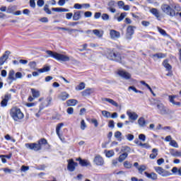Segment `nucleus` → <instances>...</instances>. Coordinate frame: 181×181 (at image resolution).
<instances>
[{
	"instance_id": "e2e57ef3",
	"label": "nucleus",
	"mask_w": 181,
	"mask_h": 181,
	"mask_svg": "<svg viewBox=\"0 0 181 181\" xmlns=\"http://www.w3.org/2000/svg\"><path fill=\"white\" fill-rule=\"evenodd\" d=\"M37 6L42 7L45 5V1L43 0H38L37 2Z\"/></svg>"
},
{
	"instance_id": "c03bdc74",
	"label": "nucleus",
	"mask_w": 181,
	"mask_h": 181,
	"mask_svg": "<svg viewBox=\"0 0 181 181\" xmlns=\"http://www.w3.org/2000/svg\"><path fill=\"white\" fill-rule=\"evenodd\" d=\"M137 170H139V173H142V172L146 170V166L141 165L139 167H137Z\"/></svg>"
},
{
	"instance_id": "ea45409f",
	"label": "nucleus",
	"mask_w": 181,
	"mask_h": 181,
	"mask_svg": "<svg viewBox=\"0 0 181 181\" xmlns=\"http://www.w3.org/2000/svg\"><path fill=\"white\" fill-rule=\"evenodd\" d=\"M124 167L126 169H131L132 168V163H131L129 161L127 160L124 162Z\"/></svg>"
},
{
	"instance_id": "393cba45",
	"label": "nucleus",
	"mask_w": 181,
	"mask_h": 181,
	"mask_svg": "<svg viewBox=\"0 0 181 181\" xmlns=\"http://www.w3.org/2000/svg\"><path fill=\"white\" fill-rule=\"evenodd\" d=\"M169 151H170V155H172V156H175V157L181 156L180 151H177L173 148H170Z\"/></svg>"
},
{
	"instance_id": "b1692460",
	"label": "nucleus",
	"mask_w": 181,
	"mask_h": 181,
	"mask_svg": "<svg viewBox=\"0 0 181 181\" xmlns=\"http://www.w3.org/2000/svg\"><path fill=\"white\" fill-rule=\"evenodd\" d=\"M31 93L33 98H39L40 97V92L35 88H31Z\"/></svg>"
},
{
	"instance_id": "052dcab7",
	"label": "nucleus",
	"mask_w": 181,
	"mask_h": 181,
	"mask_svg": "<svg viewBox=\"0 0 181 181\" xmlns=\"http://www.w3.org/2000/svg\"><path fill=\"white\" fill-rule=\"evenodd\" d=\"M66 2H69V0H59L58 5L59 6H64L66 4Z\"/></svg>"
},
{
	"instance_id": "20e7f679",
	"label": "nucleus",
	"mask_w": 181,
	"mask_h": 181,
	"mask_svg": "<svg viewBox=\"0 0 181 181\" xmlns=\"http://www.w3.org/2000/svg\"><path fill=\"white\" fill-rule=\"evenodd\" d=\"M107 57L110 60H115V62H121V55L114 50L107 49Z\"/></svg>"
},
{
	"instance_id": "6e6552de",
	"label": "nucleus",
	"mask_w": 181,
	"mask_h": 181,
	"mask_svg": "<svg viewBox=\"0 0 181 181\" xmlns=\"http://www.w3.org/2000/svg\"><path fill=\"white\" fill-rule=\"evenodd\" d=\"M68 162V165H67V169L69 170V172H74L76 170V167L78 166V163L74 162V160L73 159H69L67 160Z\"/></svg>"
},
{
	"instance_id": "f257e3e1",
	"label": "nucleus",
	"mask_w": 181,
	"mask_h": 181,
	"mask_svg": "<svg viewBox=\"0 0 181 181\" xmlns=\"http://www.w3.org/2000/svg\"><path fill=\"white\" fill-rule=\"evenodd\" d=\"M43 145H47V140H46V139H41L40 140H39L38 144L28 143L25 144L27 149H31V151H40Z\"/></svg>"
},
{
	"instance_id": "423d86ee",
	"label": "nucleus",
	"mask_w": 181,
	"mask_h": 181,
	"mask_svg": "<svg viewBox=\"0 0 181 181\" xmlns=\"http://www.w3.org/2000/svg\"><path fill=\"white\" fill-rule=\"evenodd\" d=\"M156 108L157 112H158L160 115H168V114H169V110L162 103H157Z\"/></svg>"
},
{
	"instance_id": "3c124183",
	"label": "nucleus",
	"mask_w": 181,
	"mask_h": 181,
	"mask_svg": "<svg viewBox=\"0 0 181 181\" xmlns=\"http://www.w3.org/2000/svg\"><path fill=\"white\" fill-rule=\"evenodd\" d=\"M103 21H108L110 19V16L107 13H103L101 16Z\"/></svg>"
},
{
	"instance_id": "1a4fd4ad",
	"label": "nucleus",
	"mask_w": 181,
	"mask_h": 181,
	"mask_svg": "<svg viewBox=\"0 0 181 181\" xmlns=\"http://www.w3.org/2000/svg\"><path fill=\"white\" fill-rule=\"evenodd\" d=\"M135 27L132 25H129L127 28V33H126V39L131 40L132 39V35L134 33Z\"/></svg>"
},
{
	"instance_id": "2f4dec72",
	"label": "nucleus",
	"mask_w": 181,
	"mask_h": 181,
	"mask_svg": "<svg viewBox=\"0 0 181 181\" xmlns=\"http://www.w3.org/2000/svg\"><path fill=\"white\" fill-rule=\"evenodd\" d=\"M93 33H94V35H95V36L98 37H101L103 35H104V32L100 31V30H93Z\"/></svg>"
},
{
	"instance_id": "f03ea898",
	"label": "nucleus",
	"mask_w": 181,
	"mask_h": 181,
	"mask_svg": "<svg viewBox=\"0 0 181 181\" xmlns=\"http://www.w3.org/2000/svg\"><path fill=\"white\" fill-rule=\"evenodd\" d=\"M47 56L46 57H53L56 60H58L59 62H70V57L63 54H59L57 52H54L50 50L46 51Z\"/></svg>"
},
{
	"instance_id": "7c9ffc66",
	"label": "nucleus",
	"mask_w": 181,
	"mask_h": 181,
	"mask_svg": "<svg viewBox=\"0 0 181 181\" xmlns=\"http://www.w3.org/2000/svg\"><path fill=\"white\" fill-rule=\"evenodd\" d=\"M84 88H86V83H84V82H81L75 88V90H76V91H80L81 90H84Z\"/></svg>"
},
{
	"instance_id": "a878e982",
	"label": "nucleus",
	"mask_w": 181,
	"mask_h": 181,
	"mask_svg": "<svg viewBox=\"0 0 181 181\" xmlns=\"http://www.w3.org/2000/svg\"><path fill=\"white\" fill-rule=\"evenodd\" d=\"M158 152H159L158 148H153L152 149V153L150 154V158L151 159H156V156H158Z\"/></svg>"
},
{
	"instance_id": "0eeeda50",
	"label": "nucleus",
	"mask_w": 181,
	"mask_h": 181,
	"mask_svg": "<svg viewBox=\"0 0 181 181\" xmlns=\"http://www.w3.org/2000/svg\"><path fill=\"white\" fill-rule=\"evenodd\" d=\"M154 169L158 175H160V176H163V177H166L172 175L170 172L163 169L162 167H155Z\"/></svg>"
},
{
	"instance_id": "e433bc0d",
	"label": "nucleus",
	"mask_w": 181,
	"mask_h": 181,
	"mask_svg": "<svg viewBox=\"0 0 181 181\" xmlns=\"http://www.w3.org/2000/svg\"><path fill=\"white\" fill-rule=\"evenodd\" d=\"M64 125V124L63 123H59L57 124V127H56V132H57V135L60 136V130L62 129V127H63Z\"/></svg>"
},
{
	"instance_id": "a19ab883",
	"label": "nucleus",
	"mask_w": 181,
	"mask_h": 181,
	"mask_svg": "<svg viewBox=\"0 0 181 181\" xmlns=\"http://www.w3.org/2000/svg\"><path fill=\"white\" fill-rule=\"evenodd\" d=\"M126 16H127V13H122L120 14V16L117 18V21L122 22V21H124V19H125Z\"/></svg>"
},
{
	"instance_id": "c756f323",
	"label": "nucleus",
	"mask_w": 181,
	"mask_h": 181,
	"mask_svg": "<svg viewBox=\"0 0 181 181\" xmlns=\"http://www.w3.org/2000/svg\"><path fill=\"white\" fill-rule=\"evenodd\" d=\"M16 10V6H9L7 8V13H14L15 11Z\"/></svg>"
},
{
	"instance_id": "4be33fe9",
	"label": "nucleus",
	"mask_w": 181,
	"mask_h": 181,
	"mask_svg": "<svg viewBox=\"0 0 181 181\" xmlns=\"http://www.w3.org/2000/svg\"><path fill=\"white\" fill-rule=\"evenodd\" d=\"M78 103V101L76 99H71L66 101V105L68 107H74L75 105H77Z\"/></svg>"
},
{
	"instance_id": "a211bd4d",
	"label": "nucleus",
	"mask_w": 181,
	"mask_h": 181,
	"mask_svg": "<svg viewBox=\"0 0 181 181\" xmlns=\"http://www.w3.org/2000/svg\"><path fill=\"white\" fill-rule=\"evenodd\" d=\"M137 122L141 128H145L146 127V120H145V117H139Z\"/></svg>"
},
{
	"instance_id": "4d7b16f0",
	"label": "nucleus",
	"mask_w": 181,
	"mask_h": 181,
	"mask_svg": "<svg viewBox=\"0 0 181 181\" xmlns=\"http://www.w3.org/2000/svg\"><path fill=\"white\" fill-rule=\"evenodd\" d=\"M16 80H18V78H22L23 77V75L22 74V72H16L15 74Z\"/></svg>"
},
{
	"instance_id": "39448f33",
	"label": "nucleus",
	"mask_w": 181,
	"mask_h": 181,
	"mask_svg": "<svg viewBox=\"0 0 181 181\" xmlns=\"http://www.w3.org/2000/svg\"><path fill=\"white\" fill-rule=\"evenodd\" d=\"M161 10L164 13H166V15H169V16H176V12L169 6V4H163L161 6Z\"/></svg>"
},
{
	"instance_id": "774afa93",
	"label": "nucleus",
	"mask_w": 181,
	"mask_h": 181,
	"mask_svg": "<svg viewBox=\"0 0 181 181\" xmlns=\"http://www.w3.org/2000/svg\"><path fill=\"white\" fill-rule=\"evenodd\" d=\"M141 25L143 26L147 27V26H149V25H151V23H149V21H141Z\"/></svg>"
},
{
	"instance_id": "603ef678",
	"label": "nucleus",
	"mask_w": 181,
	"mask_h": 181,
	"mask_svg": "<svg viewBox=\"0 0 181 181\" xmlns=\"http://www.w3.org/2000/svg\"><path fill=\"white\" fill-rule=\"evenodd\" d=\"M158 30L160 33V35H163V36H167L168 34L166 33V31H165V30L158 27Z\"/></svg>"
},
{
	"instance_id": "5fc2aeb1",
	"label": "nucleus",
	"mask_w": 181,
	"mask_h": 181,
	"mask_svg": "<svg viewBox=\"0 0 181 181\" xmlns=\"http://www.w3.org/2000/svg\"><path fill=\"white\" fill-rule=\"evenodd\" d=\"M28 66L30 67V69H33V70L36 69V63L35 62H29Z\"/></svg>"
},
{
	"instance_id": "37998d69",
	"label": "nucleus",
	"mask_w": 181,
	"mask_h": 181,
	"mask_svg": "<svg viewBox=\"0 0 181 181\" xmlns=\"http://www.w3.org/2000/svg\"><path fill=\"white\" fill-rule=\"evenodd\" d=\"M141 84H142V86H144L145 87H146L148 88V90H149L150 93H152V88H151V86H149V85L146 83H145L144 81H140Z\"/></svg>"
},
{
	"instance_id": "864d4df0",
	"label": "nucleus",
	"mask_w": 181,
	"mask_h": 181,
	"mask_svg": "<svg viewBox=\"0 0 181 181\" xmlns=\"http://www.w3.org/2000/svg\"><path fill=\"white\" fill-rule=\"evenodd\" d=\"M155 57H158V59H163L166 57V54H163V53H158L154 55Z\"/></svg>"
},
{
	"instance_id": "bb28decb",
	"label": "nucleus",
	"mask_w": 181,
	"mask_h": 181,
	"mask_svg": "<svg viewBox=\"0 0 181 181\" xmlns=\"http://www.w3.org/2000/svg\"><path fill=\"white\" fill-rule=\"evenodd\" d=\"M115 138H116L117 141L121 142V141H122V133H121V132L119 131L115 132Z\"/></svg>"
},
{
	"instance_id": "f704fd0d",
	"label": "nucleus",
	"mask_w": 181,
	"mask_h": 181,
	"mask_svg": "<svg viewBox=\"0 0 181 181\" xmlns=\"http://www.w3.org/2000/svg\"><path fill=\"white\" fill-rule=\"evenodd\" d=\"M79 164L81 166H91V163H90L87 160H80Z\"/></svg>"
},
{
	"instance_id": "f3484780",
	"label": "nucleus",
	"mask_w": 181,
	"mask_h": 181,
	"mask_svg": "<svg viewBox=\"0 0 181 181\" xmlns=\"http://www.w3.org/2000/svg\"><path fill=\"white\" fill-rule=\"evenodd\" d=\"M127 114L129 118V119H132V121H136L138 119V114H136V112H131L129 110H128L127 112Z\"/></svg>"
},
{
	"instance_id": "72a5a7b5",
	"label": "nucleus",
	"mask_w": 181,
	"mask_h": 181,
	"mask_svg": "<svg viewBox=\"0 0 181 181\" xmlns=\"http://www.w3.org/2000/svg\"><path fill=\"white\" fill-rule=\"evenodd\" d=\"M93 93V89H86L82 92V95L83 97H87V95H90Z\"/></svg>"
},
{
	"instance_id": "680f3d73",
	"label": "nucleus",
	"mask_w": 181,
	"mask_h": 181,
	"mask_svg": "<svg viewBox=\"0 0 181 181\" xmlns=\"http://www.w3.org/2000/svg\"><path fill=\"white\" fill-rule=\"evenodd\" d=\"M66 112L67 114H69V115H73L74 112V109L73 107H69L66 110Z\"/></svg>"
},
{
	"instance_id": "7ed1b4c3",
	"label": "nucleus",
	"mask_w": 181,
	"mask_h": 181,
	"mask_svg": "<svg viewBox=\"0 0 181 181\" xmlns=\"http://www.w3.org/2000/svg\"><path fill=\"white\" fill-rule=\"evenodd\" d=\"M10 115L14 121H21V119H23L25 117L21 109L16 107L11 109Z\"/></svg>"
},
{
	"instance_id": "de8ad7c7",
	"label": "nucleus",
	"mask_w": 181,
	"mask_h": 181,
	"mask_svg": "<svg viewBox=\"0 0 181 181\" xmlns=\"http://www.w3.org/2000/svg\"><path fill=\"white\" fill-rule=\"evenodd\" d=\"M44 11L45 12H46V13H47L48 15H52V11H50V9H49V5L46 4L44 6Z\"/></svg>"
},
{
	"instance_id": "9d476101",
	"label": "nucleus",
	"mask_w": 181,
	"mask_h": 181,
	"mask_svg": "<svg viewBox=\"0 0 181 181\" xmlns=\"http://www.w3.org/2000/svg\"><path fill=\"white\" fill-rule=\"evenodd\" d=\"M110 36L112 40H117L121 37V33L115 30H110Z\"/></svg>"
},
{
	"instance_id": "13d9d810",
	"label": "nucleus",
	"mask_w": 181,
	"mask_h": 181,
	"mask_svg": "<svg viewBox=\"0 0 181 181\" xmlns=\"http://www.w3.org/2000/svg\"><path fill=\"white\" fill-rule=\"evenodd\" d=\"M125 5V3H124L122 1H119L117 2V6L119 8V9H122Z\"/></svg>"
},
{
	"instance_id": "79ce46f5",
	"label": "nucleus",
	"mask_w": 181,
	"mask_h": 181,
	"mask_svg": "<svg viewBox=\"0 0 181 181\" xmlns=\"http://www.w3.org/2000/svg\"><path fill=\"white\" fill-rule=\"evenodd\" d=\"M102 115H103V117H105V118H110V117H111V112L107 110H103L102 111Z\"/></svg>"
},
{
	"instance_id": "c9c22d12",
	"label": "nucleus",
	"mask_w": 181,
	"mask_h": 181,
	"mask_svg": "<svg viewBox=\"0 0 181 181\" xmlns=\"http://www.w3.org/2000/svg\"><path fill=\"white\" fill-rule=\"evenodd\" d=\"M52 11H54V12H69V9L63 8H52Z\"/></svg>"
},
{
	"instance_id": "4468645a",
	"label": "nucleus",
	"mask_w": 181,
	"mask_h": 181,
	"mask_svg": "<svg viewBox=\"0 0 181 181\" xmlns=\"http://www.w3.org/2000/svg\"><path fill=\"white\" fill-rule=\"evenodd\" d=\"M9 54H11L10 51H6L5 53L0 57V66H4L5 62L7 59H9Z\"/></svg>"
},
{
	"instance_id": "aec40b11",
	"label": "nucleus",
	"mask_w": 181,
	"mask_h": 181,
	"mask_svg": "<svg viewBox=\"0 0 181 181\" xmlns=\"http://www.w3.org/2000/svg\"><path fill=\"white\" fill-rule=\"evenodd\" d=\"M102 101H106L107 103H109V104H111L112 105H114V107H118L119 105L117 102H115L114 100L107 98H102Z\"/></svg>"
},
{
	"instance_id": "2eb2a0df",
	"label": "nucleus",
	"mask_w": 181,
	"mask_h": 181,
	"mask_svg": "<svg viewBox=\"0 0 181 181\" xmlns=\"http://www.w3.org/2000/svg\"><path fill=\"white\" fill-rule=\"evenodd\" d=\"M7 78L8 80L11 81L9 84H12V82L16 81V78L15 76V71L13 69L9 71Z\"/></svg>"
},
{
	"instance_id": "49530a36",
	"label": "nucleus",
	"mask_w": 181,
	"mask_h": 181,
	"mask_svg": "<svg viewBox=\"0 0 181 181\" xmlns=\"http://www.w3.org/2000/svg\"><path fill=\"white\" fill-rule=\"evenodd\" d=\"M170 146H173V148H179V144H177V142H176V141H175V140H172L170 142Z\"/></svg>"
},
{
	"instance_id": "5701e85b",
	"label": "nucleus",
	"mask_w": 181,
	"mask_h": 181,
	"mask_svg": "<svg viewBox=\"0 0 181 181\" xmlns=\"http://www.w3.org/2000/svg\"><path fill=\"white\" fill-rule=\"evenodd\" d=\"M145 175L146 177H148V179H151L152 180H156L158 179V175L155 173H148L147 172H145Z\"/></svg>"
},
{
	"instance_id": "f8f14e48",
	"label": "nucleus",
	"mask_w": 181,
	"mask_h": 181,
	"mask_svg": "<svg viewBox=\"0 0 181 181\" xmlns=\"http://www.w3.org/2000/svg\"><path fill=\"white\" fill-rule=\"evenodd\" d=\"M107 11H110L112 13H115L117 12V9H115V1H110L107 4Z\"/></svg>"
},
{
	"instance_id": "dca6fc26",
	"label": "nucleus",
	"mask_w": 181,
	"mask_h": 181,
	"mask_svg": "<svg viewBox=\"0 0 181 181\" xmlns=\"http://www.w3.org/2000/svg\"><path fill=\"white\" fill-rule=\"evenodd\" d=\"M176 97H177L176 95H169L168 100H169L170 103H171V104H173V105H177V107H180V105H181L180 102L175 101V98H176Z\"/></svg>"
},
{
	"instance_id": "6e6d98bb",
	"label": "nucleus",
	"mask_w": 181,
	"mask_h": 181,
	"mask_svg": "<svg viewBox=\"0 0 181 181\" xmlns=\"http://www.w3.org/2000/svg\"><path fill=\"white\" fill-rule=\"evenodd\" d=\"M126 138L127 141H134V134H128L126 135Z\"/></svg>"
},
{
	"instance_id": "ddd939ff",
	"label": "nucleus",
	"mask_w": 181,
	"mask_h": 181,
	"mask_svg": "<svg viewBox=\"0 0 181 181\" xmlns=\"http://www.w3.org/2000/svg\"><path fill=\"white\" fill-rule=\"evenodd\" d=\"M117 74H119L120 77H122V78H124L125 80L131 79V74L125 71L119 70L118 71Z\"/></svg>"
},
{
	"instance_id": "9b49d317",
	"label": "nucleus",
	"mask_w": 181,
	"mask_h": 181,
	"mask_svg": "<svg viewBox=\"0 0 181 181\" xmlns=\"http://www.w3.org/2000/svg\"><path fill=\"white\" fill-rule=\"evenodd\" d=\"M93 162L97 166H103L104 165V159L100 155L95 157Z\"/></svg>"
},
{
	"instance_id": "09e8293b",
	"label": "nucleus",
	"mask_w": 181,
	"mask_h": 181,
	"mask_svg": "<svg viewBox=\"0 0 181 181\" xmlns=\"http://www.w3.org/2000/svg\"><path fill=\"white\" fill-rule=\"evenodd\" d=\"M46 101L47 103L46 107H49V105H52V101H53V98L51 96H49L48 98H47Z\"/></svg>"
},
{
	"instance_id": "58836bf2",
	"label": "nucleus",
	"mask_w": 181,
	"mask_h": 181,
	"mask_svg": "<svg viewBox=\"0 0 181 181\" xmlns=\"http://www.w3.org/2000/svg\"><path fill=\"white\" fill-rule=\"evenodd\" d=\"M58 29H60L61 30H66V32H69V33H71V32H78V30L66 28H62V27L58 28Z\"/></svg>"
},
{
	"instance_id": "412c9836",
	"label": "nucleus",
	"mask_w": 181,
	"mask_h": 181,
	"mask_svg": "<svg viewBox=\"0 0 181 181\" xmlns=\"http://www.w3.org/2000/svg\"><path fill=\"white\" fill-rule=\"evenodd\" d=\"M81 13H83L81 11H75L73 16V20L80 21V19H81Z\"/></svg>"
},
{
	"instance_id": "bf43d9fd",
	"label": "nucleus",
	"mask_w": 181,
	"mask_h": 181,
	"mask_svg": "<svg viewBox=\"0 0 181 181\" xmlns=\"http://www.w3.org/2000/svg\"><path fill=\"white\" fill-rule=\"evenodd\" d=\"M139 139H140V141H142L143 142H145V141H146V136H145V134H139Z\"/></svg>"
},
{
	"instance_id": "4c0bfd02",
	"label": "nucleus",
	"mask_w": 181,
	"mask_h": 181,
	"mask_svg": "<svg viewBox=\"0 0 181 181\" xmlns=\"http://www.w3.org/2000/svg\"><path fill=\"white\" fill-rule=\"evenodd\" d=\"M39 73H47L50 71V66H44L43 68L38 69Z\"/></svg>"
},
{
	"instance_id": "0e129e2a",
	"label": "nucleus",
	"mask_w": 181,
	"mask_h": 181,
	"mask_svg": "<svg viewBox=\"0 0 181 181\" xmlns=\"http://www.w3.org/2000/svg\"><path fill=\"white\" fill-rule=\"evenodd\" d=\"M30 6L31 8H36V3L35 2V0H30Z\"/></svg>"
},
{
	"instance_id": "69168bd1",
	"label": "nucleus",
	"mask_w": 181,
	"mask_h": 181,
	"mask_svg": "<svg viewBox=\"0 0 181 181\" xmlns=\"http://www.w3.org/2000/svg\"><path fill=\"white\" fill-rule=\"evenodd\" d=\"M74 8L75 9H81L83 8V4H75L74 6Z\"/></svg>"
},
{
	"instance_id": "338daca9",
	"label": "nucleus",
	"mask_w": 181,
	"mask_h": 181,
	"mask_svg": "<svg viewBox=\"0 0 181 181\" xmlns=\"http://www.w3.org/2000/svg\"><path fill=\"white\" fill-rule=\"evenodd\" d=\"M1 105L2 107H6V105H8V101L6 100L3 99L1 102Z\"/></svg>"
},
{
	"instance_id": "473e14b6",
	"label": "nucleus",
	"mask_w": 181,
	"mask_h": 181,
	"mask_svg": "<svg viewBox=\"0 0 181 181\" xmlns=\"http://www.w3.org/2000/svg\"><path fill=\"white\" fill-rule=\"evenodd\" d=\"M163 66H164V67H165L166 70H168V71H170L172 70V66L169 64V63L168 62V60H165L163 62Z\"/></svg>"
},
{
	"instance_id": "6ab92c4d",
	"label": "nucleus",
	"mask_w": 181,
	"mask_h": 181,
	"mask_svg": "<svg viewBox=\"0 0 181 181\" xmlns=\"http://www.w3.org/2000/svg\"><path fill=\"white\" fill-rule=\"evenodd\" d=\"M69 97H70V95L67 93V92H62L59 95L58 98H59V100H62V101H66V100H67Z\"/></svg>"
},
{
	"instance_id": "c85d7f7f",
	"label": "nucleus",
	"mask_w": 181,
	"mask_h": 181,
	"mask_svg": "<svg viewBox=\"0 0 181 181\" xmlns=\"http://www.w3.org/2000/svg\"><path fill=\"white\" fill-rule=\"evenodd\" d=\"M151 13H152L153 15H154V16H156V18H160V15L159 14V11H158L157 8H151L150 10Z\"/></svg>"
},
{
	"instance_id": "8fccbe9b",
	"label": "nucleus",
	"mask_w": 181,
	"mask_h": 181,
	"mask_svg": "<svg viewBox=\"0 0 181 181\" xmlns=\"http://www.w3.org/2000/svg\"><path fill=\"white\" fill-rule=\"evenodd\" d=\"M106 156L107 158H112V156H114V151L110 150L106 152Z\"/></svg>"
},
{
	"instance_id": "cd10ccee",
	"label": "nucleus",
	"mask_w": 181,
	"mask_h": 181,
	"mask_svg": "<svg viewBox=\"0 0 181 181\" xmlns=\"http://www.w3.org/2000/svg\"><path fill=\"white\" fill-rule=\"evenodd\" d=\"M127 158H128V153H124L119 156L118 161L120 163L124 162V160H125V159H127Z\"/></svg>"
},
{
	"instance_id": "a18cd8bd",
	"label": "nucleus",
	"mask_w": 181,
	"mask_h": 181,
	"mask_svg": "<svg viewBox=\"0 0 181 181\" xmlns=\"http://www.w3.org/2000/svg\"><path fill=\"white\" fill-rule=\"evenodd\" d=\"M86 128H87V124H86V121H84V119H82L81 121V129H82V131H84Z\"/></svg>"
}]
</instances>
